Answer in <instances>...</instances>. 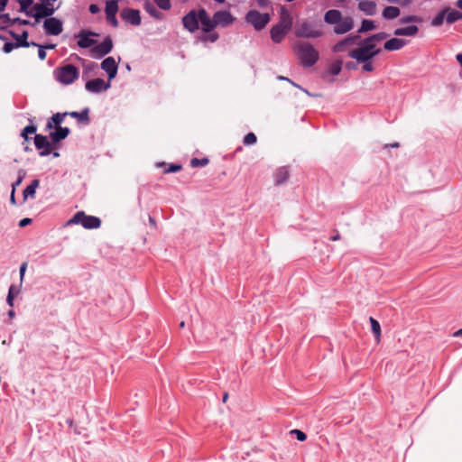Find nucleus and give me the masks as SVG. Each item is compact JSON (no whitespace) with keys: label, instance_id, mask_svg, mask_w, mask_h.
Returning a JSON list of instances; mask_svg holds the SVG:
<instances>
[{"label":"nucleus","instance_id":"obj_1","mask_svg":"<svg viewBox=\"0 0 462 462\" xmlns=\"http://www.w3.org/2000/svg\"><path fill=\"white\" fill-rule=\"evenodd\" d=\"M292 51L303 68L314 66L319 59V52L309 42H296L292 45Z\"/></svg>","mask_w":462,"mask_h":462},{"label":"nucleus","instance_id":"obj_2","mask_svg":"<svg viewBox=\"0 0 462 462\" xmlns=\"http://www.w3.org/2000/svg\"><path fill=\"white\" fill-rule=\"evenodd\" d=\"M381 52V49L369 43L365 39L360 43V46L349 52V57L357 62L371 60Z\"/></svg>","mask_w":462,"mask_h":462},{"label":"nucleus","instance_id":"obj_3","mask_svg":"<svg viewBox=\"0 0 462 462\" xmlns=\"http://www.w3.org/2000/svg\"><path fill=\"white\" fill-rule=\"evenodd\" d=\"M55 79L62 85H70L79 77V69L73 64H66L54 69Z\"/></svg>","mask_w":462,"mask_h":462},{"label":"nucleus","instance_id":"obj_4","mask_svg":"<svg viewBox=\"0 0 462 462\" xmlns=\"http://www.w3.org/2000/svg\"><path fill=\"white\" fill-rule=\"evenodd\" d=\"M295 36L303 39H317L324 35V32L315 23L304 20L295 28Z\"/></svg>","mask_w":462,"mask_h":462},{"label":"nucleus","instance_id":"obj_5","mask_svg":"<svg viewBox=\"0 0 462 462\" xmlns=\"http://www.w3.org/2000/svg\"><path fill=\"white\" fill-rule=\"evenodd\" d=\"M67 226L81 225L86 229H96L101 226L97 217L86 215L84 211L77 212L67 223Z\"/></svg>","mask_w":462,"mask_h":462},{"label":"nucleus","instance_id":"obj_6","mask_svg":"<svg viewBox=\"0 0 462 462\" xmlns=\"http://www.w3.org/2000/svg\"><path fill=\"white\" fill-rule=\"evenodd\" d=\"M245 21L252 25L255 31H262L271 21V15L268 13L250 10L246 13Z\"/></svg>","mask_w":462,"mask_h":462},{"label":"nucleus","instance_id":"obj_7","mask_svg":"<svg viewBox=\"0 0 462 462\" xmlns=\"http://www.w3.org/2000/svg\"><path fill=\"white\" fill-rule=\"evenodd\" d=\"M32 17L35 19V23H38L42 18H50L55 13L53 4L40 3L32 5Z\"/></svg>","mask_w":462,"mask_h":462},{"label":"nucleus","instance_id":"obj_8","mask_svg":"<svg viewBox=\"0 0 462 462\" xmlns=\"http://www.w3.org/2000/svg\"><path fill=\"white\" fill-rule=\"evenodd\" d=\"M111 87L109 79L106 82L103 79L97 78L86 82L85 89L91 94H100L106 91Z\"/></svg>","mask_w":462,"mask_h":462},{"label":"nucleus","instance_id":"obj_9","mask_svg":"<svg viewBox=\"0 0 462 462\" xmlns=\"http://www.w3.org/2000/svg\"><path fill=\"white\" fill-rule=\"evenodd\" d=\"M95 36L97 34L88 30H81L75 35L78 39V46L82 49L93 48L97 43V41L93 39Z\"/></svg>","mask_w":462,"mask_h":462},{"label":"nucleus","instance_id":"obj_10","mask_svg":"<svg viewBox=\"0 0 462 462\" xmlns=\"http://www.w3.org/2000/svg\"><path fill=\"white\" fill-rule=\"evenodd\" d=\"M113 49L112 39L107 36L99 44H95L91 49V55L95 59H100L108 54Z\"/></svg>","mask_w":462,"mask_h":462},{"label":"nucleus","instance_id":"obj_11","mask_svg":"<svg viewBox=\"0 0 462 462\" xmlns=\"http://www.w3.org/2000/svg\"><path fill=\"white\" fill-rule=\"evenodd\" d=\"M43 29L47 34L57 36L63 31V23L56 17L46 18L43 22Z\"/></svg>","mask_w":462,"mask_h":462},{"label":"nucleus","instance_id":"obj_12","mask_svg":"<svg viewBox=\"0 0 462 462\" xmlns=\"http://www.w3.org/2000/svg\"><path fill=\"white\" fill-rule=\"evenodd\" d=\"M121 17L132 25L138 26L141 24V15L137 9L125 8L121 12Z\"/></svg>","mask_w":462,"mask_h":462},{"label":"nucleus","instance_id":"obj_13","mask_svg":"<svg viewBox=\"0 0 462 462\" xmlns=\"http://www.w3.org/2000/svg\"><path fill=\"white\" fill-rule=\"evenodd\" d=\"M101 69L105 70L108 76L109 81L116 77L118 65L113 57L106 58L100 65Z\"/></svg>","mask_w":462,"mask_h":462},{"label":"nucleus","instance_id":"obj_14","mask_svg":"<svg viewBox=\"0 0 462 462\" xmlns=\"http://www.w3.org/2000/svg\"><path fill=\"white\" fill-rule=\"evenodd\" d=\"M182 23L184 28L190 32H194L199 29V13L196 14L195 11L189 12L185 16H183Z\"/></svg>","mask_w":462,"mask_h":462},{"label":"nucleus","instance_id":"obj_15","mask_svg":"<svg viewBox=\"0 0 462 462\" xmlns=\"http://www.w3.org/2000/svg\"><path fill=\"white\" fill-rule=\"evenodd\" d=\"M360 36L359 35H349L345 39L339 41L336 43L332 50L334 52H342L345 51L347 47L352 46L354 44H359Z\"/></svg>","mask_w":462,"mask_h":462},{"label":"nucleus","instance_id":"obj_16","mask_svg":"<svg viewBox=\"0 0 462 462\" xmlns=\"http://www.w3.org/2000/svg\"><path fill=\"white\" fill-rule=\"evenodd\" d=\"M199 19L203 32H209L216 27L214 16L210 18L207 11L203 8L199 10Z\"/></svg>","mask_w":462,"mask_h":462},{"label":"nucleus","instance_id":"obj_17","mask_svg":"<svg viewBox=\"0 0 462 462\" xmlns=\"http://www.w3.org/2000/svg\"><path fill=\"white\" fill-rule=\"evenodd\" d=\"M214 20L216 26H227L235 21V18L232 16L231 13L228 11H217L214 14Z\"/></svg>","mask_w":462,"mask_h":462},{"label":"nucleus","instance_id":"obj_18","mask_svg":"<svg viewBox=\"0 0 462 462\" xmlns=\"http://www.w3.org/2000/svg\"><path fill=\"white\" fill-rule=\"evenodd\" d=\"M354 27V21L351 17H344L337 23L334 27V32L336 34H345L351 31Z\"/></svg>","mask_w":462,"mask_h":462},{"label":"nucleus","instance_id":"obj_19","mask_svg":"<svg viewBox=\"0 0 462 462\" xmlns=\"http://www.w3.org/2000/svg\"><path fill=\"white\" fill-rule=\"evenodd\" d=\"M292 23L293 19L290 12L284 6H282L280 10V20L276 24L290 31L292 27Z\"/></svg>","mask_w":462,"mask_h":462},{"label":"nucleus","instance_id":"obj_20","mask_svg":"<svg viewBox=\"0 0 462 462\" xmlns=\"http://www.w3.org/2000/svg\"><path fill=\"white\" fill-rule=\"evenodd\" d=\"M290 176L288 167L282 166L278 168L273 173L274 183L277 186L284 184Z\"/></svg>","mask_w":462,"mask_h":462},{"label":"nucleus","instance_id":"obj_21","mask_svg":"<svg viewBox=\"0 0 462 462\" xmlns=\"http://www.w3.org/2000/svg\"><path fill=\"white\" fill-rule=\"evenodd\" d=\"M288 32L289 30L278 24H274L270 31L271 39L273 40V42L280 43L282 42Z\"/></svg>","mask_w":462,"mask_h":462},{"label":"nucleus","instance_id":"obj_22","mask_svg":"<svg viewBox=\"0 0 462 462\" xmlns=\"http://www.w3.org/2000/svg\"><path fill=\"white\" fill-rule=\"evenodd\" d=\"M342 18V14L337 9H330L324 14V22L328 24L336 25Z\"/></svg>","mask_w":462,"mask_h":462},{"label":"nucleus","instance_id":"obj_23","mask_svg":"<svg viewBox=\"0 0 462 462\" xmlns=\"http://www.w3.org/2000/svg\"><path fill=\"white\" fill-rule=\"evenodd\" d=\"M70 130L68 127L57 126L54 132L50 134V137L53 143H59L64 140L69 134Z\"/></svg>","mask_w":462,"mask_h":462},{"label":"nucleus","instance_id":"obj_24","mask_svg":"<svg viewBox=\"0 0 462 462\" xmlns=\"http://www.w3.org/2000/svg\"><path fill=\"white\" fill-rule=\"evenodd\" d=\"M406 45V41L400 38H392L385 42L384 49L389 51L401 50Z\"/></svg>","mask_w":462,"mask_h":462},{"label":"nucleus","instance_id":"obj_25","mask_svg":"<svg viewBox=\"0 0 462 462\" xmlns=\"http://www.w3.org/2000/svg\"><path fill=\"white\" fill-rule=\"evenodd\" d=\"M419 28L417 25H409L406 27H400L394 30L395 36H414L418 33Z\"/></svg>","mask_w":462,"mask_h":462},{"label":"nucleus","instance_id":"obj_26","mask_svg":"<svg viewBox=\"0 0 462 462\" xmlns=\"http://www.w3.org/2000/svg\"><path fill=\"white\" fill-rule=\"evenodd\" d=\"M31 45H36V42H24V41L19 42H8L4 44L3 51L5 53H10L14 49L20 48V47L28 48Z\"/></svg>","mask_w":462,"mask_h":462},{"label":"nucleus","instance_id":"obj_27","mask_svg":"<svg viewBox=\"0 0 462 462\" xmlns=\"http://www.w3.org/2000/svg\"><path fill=\"white\" fill-rule=\"evenodd\" d=\"M358 8L366 15H374L376 13V4L374 1H360Z\"/></svg>","mask_w":462,"mask_h":462},{"label":"nucleus","instance_id":"obj_28","mask_svg":"<svg viewBox=\"0 0 462 462\" xmlns=\"http://www.w3.org/2000/svg\"><path fill=\"white\" fill-rule=\"evenodd\" d=\"M88 112H89L88 108L86 107L80 112H77V111L69 112L68 116L78 119V121L79 123L88 125L89 123Z\"/></svg>","mask_w":462,"mask_h":462},{"label":"nucleus","instance_id":"obj_29","mask_svg":"<svg viewBox=\"0 0 462 462\" xmlns=\"http://www.w3.org/2000/svg\"><path fill=\"white\" fill-rule=\"evenodd\" d=\"M444 10H447L446 13V22L448 24H451L458 20L462 19V13L456 10V9H450L448 7L444 8Z\"/></svg>","mask_w":462,"mask_h":462},{"label":"nucleus","instance_id":"obj_30","mask_svg":"<svg viewBox=\"0 0 462 462\" xmlns=\"http://www.w3.org/2000/svg\"><path fill=\"white\" fill-rule=\"evenodd\" d=\"M39 184H40L39 180L35 179L30 183V185H28L24 189V190L23 192L24 200L27 199L28 198L35 197L36 189L39 187Z\"/></svg>","mask_w":462,"mask_h":462},{"label":"nucleus","instance_id":"obj_31","mask_svg":"<svg viewBox=\"0 0 462 462\" xmlns=\"http://www.w3.org/2000/svg\"><path fill=\"white\" fill-rule=\"evenodd\" d=\"M401 10L397 6H387L383 9L382 15L386 20H393L400 15Z\"/></svg>","mask_w":462,"mask_h":462},{"label":"nucleus","instance_id":"obj_32","mask_svg":"<svg viewBox=\"0 0 462 462\" xmlns=\"http://www.w3.org/2000/svg\"><path fill=\"white\" fill-rule=\"evenodd\" d=\"M34 145L37 150L52 147L51 142L48 140V137L42 134H36L34 136Z\"/></svg>","mask_w":462,"mask_h":462},{"label":"nucleus","instance_id":"obj_33","mask_svg":"<svg viewBox=\"0 0 462 462\" xmlns=\"http://www.w3.org/2000/svg\"><path fill=\"white\" fill-rule=\"evenodd\" d=\"M67 116L68 112L54 114L47 123V129H51L53 127V125H55L56 126H60V125L63 122L65 116Z\"/></svg>","mask_w":462,"mask_h":462},{"label":"nucleus","instance_id":"obj_34","mask_svg":"<svg viewBox=\"0 0 462 462\" xmlns=\"http://www.w3.org/2000/svg\"><path fill=\"white\" fill-rule=\"evenodd\" d=\"M17 2L20 5L19 12L25 14L27 16H32L33 0H17Z\"/></svg>","mask_w":462,"mask_h":462},{"label":"nucleus","instance_id":"obj_35","mask_svg":"<svg viewBox=\"0 0 462 462\" xmlns=\"http://www.w3.org/2000/svg\"><path fill=\"white\" fill-rule=\"evenodd\" d=\"M117 0H109L106 3V16H112L113 14H116L118 11V4Z\"/></svg>","mask_w":462,"mask_h":462},{"label":"nucleus","instance_id":"obj_36","mask_svg":"<svg viewBox=\"0 0 462 462\" xmlns=\"http://www.w3.org/2000/svg\"><path fill=\"white\" fill-rule=\"evenodd\" d=\"M447 10L442 9L431 21V25L439 27L442 25L444 20H446Z\"/></svg>","mask_w":462,"mask_h":462},{"label":"nucleus","instance_id":"obj_37","mask_svg":"<svg viewBox=\"0 0 462 462\" xmlns=\"http://www.w3.org/2000/svg\"><path fill=\"white\" fill-rule=\"evenodd\" d=\"M369 321L371 324L372 332L375 336L376 339L379 340L381 336V327L379 322L372 317H370Z\"/></svg>","mask_w":462,"mask_h":462},{"label":"nucleus","instance_id":"obj_38","mask_svg":"<svg viewBox=\"0 0 462 462\" xmlns=\"http://www.w3.org/2000/svg\"><path fill=\"white\" fill-rule=\"evenodd\" d=\"M374 28H375V24H374V21L368 20V19H364L362 21V24L358 30V32H365L372 31Z\"/></svg>","mask_w":462,"mask_h":462},{"label":"nucleus","instance_id":"obj_39","mask_svg":"<svg viewBox=\"0 0 462 462\" xmlns=\"http://www.w3.org/2000/svg\"><path fill=\"white\" fill-rule=\"evenodd\" d=\"M387 36L388 35L385 32H378V33L373 34L372 36L366 38L365 40L369 43L376 46V42H379L384 40Z\"/></svg>","mask_w":462,"mask_h":462},{"label":"nucleus","instance_id":"obj_40","mask_svg":"<svg viewBox=\"0 0 462 462\" xmlns=\"http://www.w3.org/2000/svg\"><path fill=\"white\" fill-rule=\"evenodd\" d=\"M207 34H204L203 36L200 37V40L202 42H215L217 39H218V33L216 32H206Z\"/></svg>","mask_w":462,"mask_h":462},{"label":"nucleus","instance_id":"obj_41","mask_svg":"<svg viewBox=\"0 0 462 462\" xmlns=\"http://www.w3.org/2000/svg\"><path fill=\"white\" fill-rule=\"evenodd\" d=\"M154 4L162 10H170L171 9V1L170 0H153Z\"/></svg>","mask_w":462,"mask_h":462},{"label":"nucleus","instance_id":"obj_42","mask_svg":"<svg viewBox=\"0 0 462 462\" xmlns=\"http://www.w3.org/2000/svg\"><path fill=\"white\" fill-rule=\"evenodd\" d=\"M17 174H18V178H17L16 181H14L12 184V190H15V189L21 185L23 178L25 177V171L23 170H19Z\"/></svg>","mask_w":462,"mask_h":462},{"label":"nucleus","instance_id":"obj_43","mask_svg":"<svg viewBox=\"0 0 462 462\" xmlns=\"http://www.w3.org/2000/svg\"><path fill=\"white\" fill-rule=\"evenodd\" d=\"M12 37L15 40V42H28L27 41V38H28V32L27 31H23L22 32V34H16L14 33V32H10Z\"/></svg>","mask_w":462,"mask_h":462},{"label":"nucleus","instance_id":"obj_44","mask_svg":"<svg viewBox=\"0 0 462 462\" xmlns=\"http://www.w3.org/2000/svg\"><path fill=\"white\" fill-rule=\"evenodd\" d=\"M256 135L254 134V133H248L245 137H244V143L245 145H253L256 143Z\"/></svg>","mask_w":462,"mask_h":462},{"label":"nucleus","instance_id":"obj_45","mask_svg":"<svg viewBox=\"0 0 462 462\" xmlns=\"http://www.w3.org/2000/svg\"><path fill=\"white\" fill-rule=\"evenodd\" d=\"M37 128L35 125H29L27 126H25L22 132V136L25 139V140H28V136L27 134H34L36 132Z\"/></svg>","mask_w":462,"mask_h":462},{"label":"nucleus","instance_id":"obj_46","mask_svg":"<svg viewBox=\"0 0 462 462\" xmlns=\"http://www.w3.org/2000/svg\"><path fill=\"white\" fill-rule=\"evenodd\" d=\"M145 11L153 17H158V11L155 6L151 3H145L144 5Z\"/></svg>","mask_w":462,"mask_h":462},{"label":"nucleus","instance_id":"obj_47","mask_svg":"<svg viewBox=\"0 0 462 462\" xmlns=\"http://www.w3.org/2000/svg\"><path fill=\"white\" fill-rule=\"evenodd\" d=\"M27 265H28V263L26 262L23 263L20 265V268H19L20 286H22V284L23 282V279H24L26 269H27Z\"/></svg>","mask_w":462,"mask_h":462},{"label":"nucleus","instance_id":"obj_48","mask_svg":"<svg viewBox=\"0 0 462 462\" xmlns=\"http://www.w3.org/2000/svg\"><path fill=\"white\" fill-rule=\"evenodd\" d=\"M291 434L295 435L300 441H304L307 439L306 434L300 430H291Z\"/></svg>","mask_w":462,"mask_h":462},{"label":"nucleus","instance_id":"obj_49","mask_svg":"<svg viewBox=\"0 0 462 462\" xmlns=\"http://www.w3.org/2000/svg\"><path fill=\"white\" fill-rule=\"evenodd\" d=\"M21 287L22 286H20V284L19 285L12 284L9 287L8 294H11L14 297L17 296L21 292Z\"/></svg>","mask_w":462,"mask_h":462},{"label":"nucleus","instance_id":"obj_50","mask_svg":"<svg viewBox=\"0 0 462 462\" xmlns=\"http://www.w3.org/2000/svg\"><path fill=\"white\" fill-rule=\"evenodd\" d=\"M208 162V159L199 160L198 158H193L190 162L191 166H193V167L205 166Z\"/></svg>","mask_w":462,"mask_h":462},{"label":"nucleus","instance_id":"obj_51","mask_svg":"<svg viewBox=\"0 0 462 462\" xmlns=\"http://www.w3.org/2000/svg\"><path fill=\"white\" fill-rule=\"evenodd\" d=\"M411 22H419V18L415 15H407V16H402L400 19L401 23H411Z\"/></svg>","mask_w":462,"mask_h":462},{"label":"nucleus","instance_id":"obj_52","mask_svg":"<svg viewBox=\"0 0 462 462\" xmlns=\"http://www.w3.org/2000/svg\"><path fill=\"white\" fill-rule=\"evenodd\" d=\"M35 47H38V57L41 60H44L46 59V51H45V46L36 43L34 45Z\"/></svg>","mask_w":462,"mask_h":462},{"label":"nucleus","instance_id":"obj_53","mask_svg":"<svg viewBox=\"0 0 462 462\" xmlns=\"http://www.w3.org/2000/svg\"><path fill=\"white\" fill-rule=\"evenodd\" d=\"M341 71V62H335L332 64L330 68V72L332 75L336 76L338 75Z\"/></svg>","mask_w":462,"mask_h":462},{"label":"nucleus","instance_id":"obj_54","mask_svg":"<svg viewBox=\"0 0 462 462\" xmlns=\"http://www.w3.org/2000/svg\"><path fill=\"white\" fill-rule=\"evenodd\" d=\"M19 23L21 25H34L35 23H32L30 20L21 19V18H14L12 21V24Z\"/></svg>","mask_w":462,"mask_h":462},{"label":"nucleus","instance_id":"obj_55","mask_svg":"<svg viewBox=\"0 0 462 462\" xmlns=\"http://www.w3.org/2000/svg\"><path fill=\"white\" fill-rule=\"evenodd\" d=\"M181 166L180 164H170L169 168L164 170L165 173L177 172L180 171Z\"/></svg>","mask_w":462,"mask_h":462},{"label":"nucleus","instance_id":"obj_56","mask_svg":"<svg viewBox=\"0 0 462 462\" xmlns=\"http://www.w3.org/2000/svg\"><path fill=\"white\" fill-rule=\"evenodd\" d=\"M362 63H363L362 69H363L364 71L370 72V71L374 70V66H373L371 60L365 61V62H362Z\"/></svg>","mask_w":462,"mask_h":462},{"label":"nucleus","instance_id":"obj_57","mask_svg":"<svg viewBox=\"0 0 462 462\" xmlns=\"http://www.w3.org/2000/svg\"><path fill=\"white\" fill-rule=\"evenodd\" d=\"M107 22L113 26L117 27L118 26V21L116 19V14H113L112 16H106Z\"/></svg>","mask_w":462,"mask_h":462},{"label":"nucleus","instance_id":"obj_58","mask_svg":"<svg viewBox=\"0 0 462 462\" xmlns=\"http://www.w3.org/2000/svg\"><path fill=\"white\" fill-rule=\"evenodd\" d=\"M256 2L261 8H269L271 6L269 0H256Z\"/></svg>","mask_w":462,"mask_h":462},{"label":"nucleus","instance_id":"obj_59","mask_svg":"<svg viewBox=\"0 0 462 462\" xmlns=\"http://www.w3.org/2000/svg\"><path fill=\"white\" fill-rule=\"evenodd\" d=\"M52 147L43 148L40 150L39 155L42 157L48 156L51 152Z\"/></svg>","mask_w":462,"mask_h":462},{"label":"nucleus","instance_id":"obj_60","mask_svg":"<svg viewBox=\"0 0 462 462\" xmlns=\"http://www.w3.org/2000/svg\"><path fill=\"white\" fill-rule=\"evenodd\" d=\"M88 9H89V12L93 14H97L100 11V8L96 4L90 5Z\"/></svg>","mask_w":462,"mask_h":462},{"label":"nucleus","instance_id":"obj_61","mask_svg":"<svg viewBox=\"0 0 462 462\" xmlns=\"http://www.w3.org/2000/svg\"><path fill=\"white\" fill-rule=\"evenodd\" d=\"M32 222L31 218L25 217L20 220L19 226L24 227Z\"/></svg>","mask_w":462,"mask_h":462},{"label":"nucleus","instance_id":"obj_62","mask_svg":"<svg viewBox=\"0 0 462 462\" xmlns=\"http://www.w3.org/2000/svg\"><path fill=\"white\" fill-rule=\"evenodd\" d=\"M14 297L12 296L11 294H7V297H6V303L8 304V306H10L11 308L14 307Z\"/></svg>","mask_w":462,"mask_h":462},{"label":"nucleus","instance_id":"obj_63","mask_svg":"<svg viewBox=\"0 0 462 462\" xmlns=\"http://www.w3.org/2000/svg\"><path fill=\"white\" fill-rule=\"evenodd\" d=\"M456 59L457 60V62L459 63L460 67H461V72H460V77L462 79V53H458L456 55Z\"/></svg>","mask_w":462,"mask_h":462},{"label":"nucleus","instance_id":"obj_64","mask_svg":"<svg viewBox=\"0 0 462 462\" xmlns=\"http://www.w3.org/2000/svg\"><path fill=\"white\" fill-rule=\"evenodd\" d=\"M7 3L8 0H0V12H2L5 8Z\"/></svg>","mask_w":462,"mask_h":462}]
</instances>
